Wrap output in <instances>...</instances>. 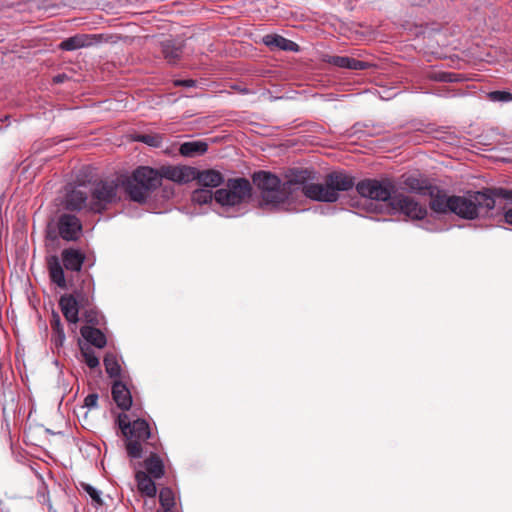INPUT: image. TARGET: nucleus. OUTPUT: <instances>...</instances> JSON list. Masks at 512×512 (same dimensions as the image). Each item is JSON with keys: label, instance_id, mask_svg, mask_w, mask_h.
I'll return each mask as SVG.
<instances>
[{"label": "nucleus", "instance_id": "obj_2", "mask_svg": "<svg viewBox=\"0 0 512 512\" xmlns=\"http://www.w3.org/2000/svg\"><path fill=\"white\" fill-rule=\"evenodd\" d=\"M313 179L314 174L309 170V176L302 184V195L319 202H336L341 192L349 191L355 185V179L343 171L328 173L323 183H313Z\"/></svg>", "mask_w": 512, "mask_h": 512}, {"label": "nucleus", "instance_id": "obj_9", "mask_svg": "<svg viewBox=\"0 0 512 512\" xmlns=\"http://www.w3.org/2000/svg\"><path fill=\"white\" fill-rule=\"evenodd\" d=\"M356 190L362 197L390 203L395 186L389 179H365L356 184Z\"/></svg>", "mask_w": 512, "mask_h": 512}, {"label": "nucleus", "instance_id": "obj_35", "mask_svg": "<svg viewBox=\"0 0 512 512\" xmlns=\"http://www.w3.org/2000/svg\"><path fill=\"white\" fill-rule=\"evenodd\" d=\"M347 58H348V56L332 55V56H327L325 61L331 65L336 66V67L346 68Z\"/></svg>", "mask_w": 512, "mask_h": 512}, {"label": "nucleus", "instance_id": "obj_1", "mask_svg": "<svg viewBox=\"0 0 512 512\" xmlns=\"http://www.w3.org/2000/svg\"><path fill=\"white\" fill-rule=\"evenodd\" d=\"M309 176L308 169L291 171L284 182L269 171H257L252 175V181L260 191L261 204L277 207L287 202L295 201L302 194V184Z\"/></svg>", "mask_w": 512, "mask_h": 512}, {"label": "nucleus", "instance_id": "obj_38", "mask_svg": "<svg viewBox=\"0 0 512 512\" xmlns=\"http://www.w3.org/2000/svg\"><path fill=\"white\" fill-rule=\"evenodd\" d=\"M85 491L89 494V496L92 498L93 501H95L98 504L102 503L100 492L95 489L94 487L90 485L85 486Z\"/></svg>", "mask_w": 512, "mask_h": 512}, {"label": "nucleus", "instance_id": "obj_23", "mask_svg": "<svg viewBox=\"0 0 512 512\" xmlns=\"http://www.w3.org/2000/svg\"><path fill=\"white\" fill-rule=\"evenodd\" d=\"M147 473L153 478H161L164 474V464L162 459L154 452L144 461Z\"/></svg>", "mask_w": 512, "mask_h": 512}, {"label": "nucleus", "instance_id": "obj_36", "mask_svg": "<svg viewBox=\"0 0 512 512\" xmlns=\"http://www.w3.org/2000/svg\"><path fill=\"white\" fill-rule=\"evenodd\" d=\"M208 150V142L203 140L194 141V155H203Z\"/></svg>", "mask_w": 512, "mask_h": 512}, {"label": "nucleus", "instance_id": "obj_11", "mask_svg": "<svg viewBox=\"0 0 512 512\" xmlns=\"http://www.w3.org/2000/svg\"><path fill=\"white\" fill-rule=\"evenodd\" d=\"M58 232L62 239L75 241L82 232V224L78 217L71 214H62L58 218Z\"/></svg>", "mask_w": 512, "mask_h": 512}, {"label": "nucleus", "instance_id": "obj_8", "mask_svg": "<svg viewBox=\"0 0 512 512\" xmlns=\"http://www.w3.org/2000/svg\"><path fill=\"white\" fill-rule=\"evenodd\" d=\"M89 212L102 213L118 199V184L115 181L96 182L89 196Z\"/></svg>", "mask_w": 512, "mask_h": 512}, {"label": "nucleus", "instance_id": "obj_30", "mask_svg": "<svg viewBox=\"0 0 512 512\" xmlns=\"http://www.w3.org/2000/svg\"><path fill=\"white\" fill-rule=\"evenodd\" d=\"M83 310V318L84 320L91 325H99L101 320V315L99 311L93 306L86 307Z\"/></svg>", "mask_w": 512, "mask_h": 512}, {"label": "nucleus", "instance_id": "obj_24", "mask_svg": "<svg viewBox=\"0 0 512 512\" xmlns=\"http://www.w3.org/2000/svg\"><path fill=\"white\" fill-rule=\"evenodd\" d=\"M405 187L411 192L417 193L419 195L426 196L433 185H431L427 180L421 179L414 176H409L404 180Z\"/></svg>", "mask_w": 512, "mask_h": 512}, {"label": "nucleus", "instance_id": "obj_28", "mask_svg": "<svg viewBox=\"0 0 512 512\" xmlns=\"http://www.w3.org/2000/svg\"><path fill=\"white\" fill-rule=\"evenodd\" d=\"M81 356L83 361L90 369H95L99 367L100 361L95 351L88 345L82 346L80 348Z\"/></svg>", "mask_w": 512, "mask_h": 512}, {"label": "nucleus", "instance_id": "obj_15", "mask_svg": "<svg viewBox=\"0 0 512 512\" xmlns=\"http://www.w3.org/2000/svg\"><path fill=\"white\" fill-rule=\"evenodd\" d=\"M194 182L198 186L211 189L224 183V177L215 169L198 170L194 168Z\"/></svg>", "mask_w": 512, "mask_h": 512}, {"label": "nucleus", "instance_id": "obj_5", "mask_svg": "<svg viewBox=\"0 0 512 512\" xmlns=\"http://www.w3.org/2000/svg\"><path fill=\"white\" fill-rule=\"evenodd\" d=\"M160 169L148 166H140L134 170L130 179L125 184V191L130 200L144 204L151 193L161 186Z\"/></svg>", "mask_w": 512, "mask_h": 512}, {"label": "nucleus", "instance_id": "obj_41", "mask_svg": "<svg viewBox=\"0 0 512 512\" xmlns=\"http://www.w3.org/2000/svg\"><path fill=\"white\" fill-rule=\"evenodd\" d=\"M64 78H66L65 75H58L54 78V81L57 82V83H61L64 81Z\"/></svg>", "mask_w": 512, "mask_h": 512}, {"label": "nucleus", "instance_id": "obj_22", "mask_svg": "<svg viewBox=\"0 0 512 512\" xmlns=\"http://www.w3.org/2000/svg\"><path fill=\"white\" fill-rule=\"evenodd\" d=\"M138 490L147 497H154L157 493L156 485L151 477L143 471L136 473Z\"/></svg>", "mask_w": 512, "mask_h": 512}, {"label": "nucleus", "instance_id": "obj_12", "mask_svg": "<svg viewBox=\"0 0 512 512\" xmlns=\"http://www.w3.org/2000/svg\"><path fill=\"white\" fill-rule=\"evenodd\" d=\"M89 199L87 192L75 187L66 193L63 201L64 208L72 212L83 209L89 211Z\"/></svg>", "mask_w": 512, "mask_h": 512}, {"label": "nucleus", "instance_id": "obj_31", "mask_svg": "<svg viewBox=\"0 0 512 512\" xmlns=\"http://www.w3.org/2000/svg\"><path fill=\"white\" fill-rule=\"evenodd\" d=\"M214 198V193L210 189L194 190V202L199 204H207Z\"/></svg>", "mask_w": 512, "mask_h": 512}, {"label": "nucleus", "instance_id": "obj_10", "mask_svg": "<svg viewBox=\"0 0 512 512\" xmlns=\"http://www.w3.org/2000/svg\"><path fill=\"white\" fill-rule=\"evenodd\" d=\"M390 206L392 209L398 210L415 220H421L427 215V209L424 205L419 204L413 198L403 194L394 195Z\"/></svg>", "mask_w": 512, "mask_h": 512}, {"label": "nucleus", "instance_id": "obj_32", "mask_svg": "<svg viewBox=\"0 0 512 512\" xmlns=\"http://www.w3.org/2000/svg\"><path fill=\"white\" fill-rule=\"evenodd\" d=\"M136 140L152 147H159L162 142V137L158 134H141L136 137Z\"/></svg>", "mask_w": 512, "mask_h": 512}, {"label": "nucleus", "instance_id": "obj_42", "mask_svg": "<svg viewBox=\"0 0 512 512\" xmlns=\"http://www.w3.org/2000/svg\"><path fill=\"white\" fill-rule=\"evenodd\" d=\"M441 80H443V81H452V79H451V78H447L446 76H445V77H442V78H441Z\"/></svg>", "mask_w": 512, "mask_h": 512}, {"label": "nucleus", "instance_id": "obj_16", "mask_svg": "<svg viewBox=\"0 0 512 512\" xmlns=\"http://www.w3.org/2000/svg\"><path fill=\"white\" fill-rule=\"evenodd\" d=\"M98 42L97 35L76 34L59 44V48L64 51H74L84 47H90Z\"/></svg>", "mask_w": 512, "mask_h": 512}, {"label": "nucleus", "instance_id": "obj_19", "mask_svg": "<svg viewBox=\"0 0 512 512\" xmlns=\"http://www.w3.org/2000/svg\"><path fill=\"white\" fill-rule=\"evenodd\" d=\"M80 333L89 344L98 349L104 348L107 344V338L105 334L98 328L89 325L82 326Z\"/></svg>", "mask_w": 512, "mask_h": 512}, {"label": "nucleus", "instance_id": "obj_18", "mask_svg": "<svg viewBox=\"0 0 512 512\" xmlns=\"http://www.w3.org/2000/svg\"><path fill=\"white\" fill-rule=\"evenodd\" d=\"M62 263L66 270L79 272L85 260V255L78 249L66 248L61 253Z\"/></svg>", "mask_w": 512, "mask_h": 512}, {"label": "nucleus", "instance_id": "obj_40", "mask_svg": "<svg viewBox=\"0 0 512 512\" xmlns=\"http://www.w3.org/2000/svg\"><path fill=\"white\" fill-rule=\"evenodd\" d=\"M176 85H185V86H192V79H188V80H185V81H176L175 82Z\"/></svg>", "mask_w": 512, "mask_h": 512}, {"label": "nucleus", "instance_id": "obj_17", "mask_svg": "<svg viewBox=\"0 0 512 512\" xmlns=\"http://www.w3.org/2000/svg\"><path fill=\"white\" fill-rule=\"evenodd\" d=\"M112 398L116 405L126 411L129 410L132 405V396L128 387L120 380H115L112 389Z\"/></svg>", "mask_w": 512, "mask_h": 512}, {"label": "nucleus", "instance_id": "obj_20", "mask_svg": "<svg viewBox=\"0 0 512 512\" xmlns=\"http://www.w3.org/2000/svg\"><path fill=\"white\" fill-rule=\"evenodd\" d=\"M263 42L270 48H277L283 51H298L299 46L295 42L277 34H268L264 36Z\"/></svg>", "mask_w": 512, "mask_h": 512}, {"label": "nucleus", "instance_id": "obj_13", "mask_svg": "<svg viewBox=\"0 0 512 512\" xmlns=\"http://www.w3.org/2000/svg\"><path fill=\"white\" fill-rule=\"evenodd\" d=\"M430 197V208L436 213L451 212L453 195L449 196L443 190L436 186H432L431 191L427 194Z\"/></svg>", "mask_w": 512, "mask_h": 512}, {"label": "nucleus", "instance_id": "obj_27", "mask_svg": "<svg viewBox=\"0 0 512 512\" xmlns=\"http://www.w3.org/2000/svg\"><path fill=\"white\" fill-rule=\"evenodd\" d=\"M52 329V337L56 346H62L65 341L64 328L61 323L60 316L57 313H53L50 321Z\"/></svg>", "mask_w": 512, "mask_h": 512}, {"label": "nucleus", "instance_id": "obj_7", "mask_svg": "<svg viewBox=\"0 0 512 512\" xmlns=\"http://www.w3.org/2000/svg\"><path fill=\"white\" fill-rule=\"evenodd\" d=\"M252 197V185L244 177L229 178L223 188L214 192L215 201L222 207H234L246 203Z\"/></svg>", "mask_w": 512, "mask_h": 512}, {"label": "nucleus", "instance_id": "obj_21", "mask_svg": "<svg viewBox=\"0 0 512 512\" xmlns=\"http://www.w3.org/2000/svg\"><path fill=\"white\" fill-rule=\"evenodd\" d=\"M49 275L53 283L62 289L67 288L63 267L56 256H53L48 262Z\"/></svg>", "mask_w": 512, "mask_h": 512}, {"label": "nucleus", "instance_id": "obj_33", "mask_svg": "<svg viewBox=\"0 0 512 512\" xmlns=\"http://www.w3.org/2000/svg\"><path fill=\"white\" fill-rule=\"evenodd\" d=\"M488 97L492 101H498V102L512 101V93H510L508 91H492L488 94Z\"/></svg>", "mask_w": 512, "mask_h": 512}, {"label": "nucleus", "instance_id": "obj_39", "mask_svg": "<svg viewBox=\"0 0 512 512\" xmlns=\"http://www.w3.org/2000/svg\"><path fill=\"white\" fill-rule=\"evenodd\" d=\"M179 151L183 156H187V157L192 156V142H186V143L182 144L180 146Z\"/></svg>", "mask_w": 512, "mask_h": 512}, {"label": "nucleus", "instance_id": "obj_3", "mask_svg": "<svg viewBox=\"0 0 512 512\" xmlns=\"http://www.w3.org/2000/svg\"><path fill=\"white\" fill-rule=\"evenodd\" d=\"M496 205L494 189L469 192L465 196L453 195L451 212L464 219H475L487 214Z\"/></svg>", "mask_w": 512, "mask_h": 512}, {"label": "nucleus", "instance_id": "obj_26", "mask_svg": "<svg viewBox=\"0 0 512 512\" xmlns=\"http://www.w3.org/2000/svg\"><path fill=\"white\" fill-rule=\"evenodd\" d=\"M105 371L110 378H119L121 376V366L117 356L114 353H107L103 360Z\"/></svg>", "mask_w": 512, "mask_h": 512}, {"label": "nucleus", "instance_id": "obj_29", "mask_svg": "<svg viewBox=\"0 0 512 512\" xmlns=\"http://www.w3.org/2000/svg\"><path fill=\"white\" fill-rule=\"evenodd\" d=\"M159 502L165 512H169L175 504L174 493L172 489L165 487L159 492Z\"/></svg>", "mask_w": 512, "mask_h": 512}, {"label": "nucleus", "instance_id": "obj_14", "mask_svg": "<svg viewBox=\"0 0 512 512\" xmlns=\"http://www.w3.org/2000/svg\"><path fill=\"white\" fill-rule=\"evenodd\" d=\"M161 180L163 178L177 183L189 182L192 177V168L182 165H162L159 167Z\"/></svg>", "mask_w": 512, "mask_h": 512}, {"label": "nucleus", "instance_id": "obj_4", "mask_svg": "<svg viewBox=\"0 0 512 512\" xmlns=\"http://www.w3.org/2000/svg\"><path fill=\"white\" fill-rule=\"evenodd\" d=\"M94 292L93 279L90 275H86L81 280L80 286L72 293L60 297L59 307L68 323L76 324L79 321V311L93 304Z\"/></svg>", "mask_w": 512, "mask_h": 512}, {"label": "nucleus", "instance_id": "obj_34", "mask_svg": "<svg viewBox=\"0 0 512 512\" xmlns=\"http://www.w3.org/2000/svg\"><path fill=\"white\" fill-rule=\"evenodd\" d=\"M369 67V64L364 61L357 60L355 58L348 57L346 63V69L350 70H365Z\"/></svg>", "mask_w": 512, "mask_h": 512}, {"label": "nucleus", "instance_id": "obj_6", "mask_svg": "<svg viewBox=\"0 0 512 512\" xmlns=\"http://www.w3.org/2000/svg\"><path fill=\"white\" fill-rule=\"evenodd\" d=\"M118 424L126 438L127 454L131 458L139 459L143 455V443L152 439L151 429L144 419L130 420L127 414H120Z\"/></svg>", "mask_w": 512, "mask_h": 512}, {"label": "nucleus", "instance_id": "obj_25", "mask_svg": "<svg viewBox=\"0 0 512 512\" xmlns=\"http://www.w3.org/2000/svg\"><path fill=\"white\" fill-rule=\"evenodd\" d=\"M161 52L168 62L175 63L181 55V48L173 40L167 39L161 42Z\"/></svg>", "mask_w": 512, "mask_h": 512}, {"label": "nucleus", "instance_id": "obj_37", "mask_svg": "<svg viewBox=\"0 0 512 512\" xmlns=\"http://www.w3.org/2000/svg\"><path fill=\"white\" fill-rule=\"evenodd\" d=\"M98 403V394L91 393L88 394L84 399V406L91 409L97 407Z\"/></svg>", "mask_w": 512, "mask_h": 512}]
</instances>
